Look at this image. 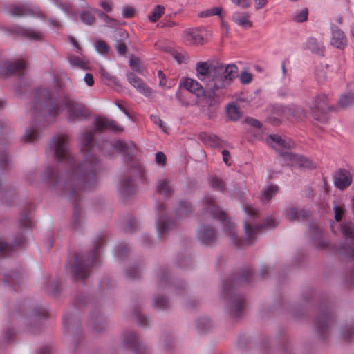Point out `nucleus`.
Listing matches in <instances>:
<instances>
[{
	"label": "nucleus",
	"mask_w": 354,
	"mask_h": 354,
	"mask_svg": "<svg viewBox=\"0 0 354 354\" xmlns=\"http://www.w3.org/2000/svg\"><path fill=\"white\" fill-rule=\"evenodd\" d=\"M101 75L102 80L106 84H111V83H115V78L112 77L108 72L105 71L104 70H102L101 71Z\"/></svg>",
	"instance_id": "79ce46f5"
},
{
	"label": "nucleus",
	"mask_w": 354,
	"mask_h": 354,
	"mask_svg": "<svg viewBox=\"0 0 354 354\" xmlns=\"http://www.w3.org/2000/svg\"><path fill=\"white\" fill-rule=\"evenodd\" d=\"M188 211H190V206L187 203L180 205V207L178 209L177 214L179 216L187 215Z\"/></svg>",
	"instance_id": "a18cd8bd"
},
{
	"label": "nucleus",
	"mask_w": 354,
	"mask_h": 354,
	"mask_svg": "<svg viewBox=\"0 0 354 354\" xmlns=\"http://www.w3.org/2000/svg\"><path fill=\"white\" fill-rule=\"evenodd\" d=\"M296 114L299 115V116H303V117H306V114L304 112V109H301V108H299V107L297 109Z\"/></svg>",
	"instance_id": "e2e57ef3"
},
{
	"label": "nucleus",
	"mask_w": 354,
	"mask_h": 354,
	"mask_svg": "<svg viewBox=\"0 0 354 354\" xmlns=\"http://www.w3.org/2000/svg\"><path fill=\"white\" fill-rule=\"evenodd\" d=\"M222 156H223V162L225 164L229 165L228 161H229L230 158V155L229 151H227V150H223L222 151Z\"/></svg>",
	"instance_id": "13d9d810"
},
{
	"label": "nucleus",
	"mask_w": 354,
	"mask_h": 354,
	"mask_svg": "<svg viewBox=\"0 0 354 354\" xmlns=\"http://www.w3.org/2000/svg\"><path fill=\"white\" fill-rule=\"evenodd\" d=\"M327 103L328 97L324 94L318 95L310 102H308L307 105L310 109L313 117L315 119H318L317 115L315 114V112L318 111L321 113H324L325 109L327 108Z\"/></svg>",
	"instance_id": "9d476101"
},
{
	"label": "nucleus",
	"mask_w": 354,
	"mask_h": 354,
	"mask_svg": "<svg viewBox=\"0 0 354 354\" xmlns=\"http://www.w3.org/2000/svg\"><path fill=\"white\" fill-rule=\"evenodd\" d=\"M278 191V187L274 185L266 186L262 191V199L269 201Z\"/></svg>",
	"instance_id": "bb28decb"
},
{
	"label": "nucleus",
	"mask_w": 354,
	"mask_h": 354,
	"mask_svg": "<svg viewBox=\"0 0 354 354\" xmlns=\"http://www.w3.org/2000/svg\"><path fill=\"white\" fill-rule=\"evenodd\" d=\"M232 19L237 26L244 29H248L253 26L251 15L248 12L236 11L233 12Z\"/></svg>",
	"instance_id": "f8f14e48"
},
{
	"label": "nucleus",
	"mask_w": 354,
	"mask_h": 354,
	"mask_svg": "<svg viewBox=\"0 0 354 354\" xmlns=\"http://www.w3.org/2000/svg\"><path fill=\"white\" fill-rule=\"evenodd\" d=\"M94 255L92 254L87 259H82L79 261L77 259L75 261V265L73 268V272L75 275L77 277L84 279L86 277V270L89 267H91L93 264Z\"/></svg>",
	"instance_id": "9b49d317"
},
{
	"label": "nucleus",
	"mask_w": 354,
	"mask_h": 354,
	"mask_svg": "<svg viewBox=\"0 0 354 354\" xmlns=\"http://www.w3.org/2000/svg\"><path fill=\"white\" fill-rule=\"evenodd\" d=\"M25 67L23 61H15L14 62H5L0 63V75H10L22 70Z\"/></svg>",
	"instance_id": "4468645a"
},
{
	"label": "nucleus",
	"mask_w": 354,
	"mask_h": 354,
	"mask_svg": "<svg viewBox=\"0 0 354 354\" xmlns=\"http://www.w3.org/2000/svg\"><path fill=\"white\" fill-rule=\"evenodd\" d=\"M308 18V9L304 8L295 12L293 19L297 22H304L307 20Z\"/></svg>",
	"instance_id": "f704fd0d"
},
{
	"label": "nucleus",
	"mask_w": 354,
	"mask_h": 354,
	"mask_svg": "<svg viewBox=\"0 0 354 354\" xmlns=\"http://www.w3.org/2000/svg\"><path fill=\"white\" fill-rule=\"evenodd\" d=\"M237 72L234 64H225L216 60L196 63V75L205 84L209 106L216 104L218 95L231 84Z\"/></svg>",
	"instance_id": "f257e3e1"
},
{
	"label": "nucleus",
	"mask_w": 354,
	"mask_h": 354,
	"mask_svg": "<svg viewBox=\"0 0 354 354\" xmlns=\"http://www.w3.org/2000/svg\"><path fill=\"white\" fill-rule=\"evenodd\" d=\"M234 4L242 8H247L250 6V0H230Z\"/></svg>",
	"instance_id": "8fccbe9b"
},
{
	"label": "nucleus",
	"mask_w": 354,
	"mask_h": 354,
	"mask_svg": "<svg viewBox=\"0 0 354 354\" xmlns=\"http://www.w3.org/2000/svg\"><path fill=\"white\" fill-rule=\"evenodd\" d=\"M333 210L335 212V218L337 221H339L342 219L343 215V209L341 207L335 204L333 206Z\"/></svg>",
	"instance_id": "49530a36"
},
{
	"label": "nucleus",
	"mask_w": 354,
	"mask_h": 354,
	"mask_svg": "<svg viewBox=\"0 0 354 354\" xmlns=\"http://www.w3.org/2000/svg\"><path fill=\"white\" fill-rule=\"evenodd\" d=\"M204 205L206 212H209L212 216L219 218L222 222L225 230H227V234L230 236L232 240H234L235 232L234 230V224L228 219H227L225 213L221 210L214 203L213 199L207 197L204 199Z\"/></svg>",
	"instance_id": "20e7f679"
},
{
	"label": "nucleus",
	"mask_w": 354,
	"mask_h": 354,
	"mask_svg": "<svg viewBox=\"0 0 354 354\" xmlns=\"http://www.w3.org/2000/svg\"><path fill=\"white\" fill-rule=\"evenodd\" d=\"M284 216L286 219L290 221H298L304 217L302 209L297 207H289L284 212Z\"/></svg>",
	"instance_id": "aec40b11"
},
{
	"label": "nucleus",
	"mask_w": 354,
	"mask_h": 354,
	"mask_svg": "<svg viewBox=\"0 0 354 354\" xmlns=\"http://www.w3.org/2000/svg\"><path fill=\"white\" fill-rule=\"evenodd\" d=\"M129 339L128 340V343H131L134 339H136V335L134 333H129Z\"/></svg>",
	"instance_id": "69168bd1"
},
{
	"label": "nucleus",
	"mask_w": 354,
	"mask_h": 354,
	"mask_svg": "<svg viewBox=\"0 0 354 354\" xmlns=\"http://www.w3.org/2000/svg\"><path fill=\"white\" fill-rule=\"evenodd\" d=\"M342 232L344 236L351 239L354 238V228L351 224H342Z\"/></svg>",
	"instance_id": "e433bc0d"
},
{
	"label": "nucleus",
	"mask_w": 354,
	"mask_h": 354,
	"mask_svg": "<svg viewBox=\"0 0 354 354\" xmlns=\"http://www.w3.org/2000/svg\"><path fill=\"white\" fill-rule=\"evenodd\" d=\"M150 118L151 120V121L156 125H158L160 129L165 133H167V126L165 125V124L163 122V121L160 118L159 116L156 115H151L150 116Z\"/></svg>",
	"instance_id": "58836bf2"
},
{
	"label": "nucleus",
	"mask_w": 354,
	"mask_h": 354,
	"mask_svg": "<svg viewBox=\"0 0 354 354\" xmlns=\"http://www.w3.org/2000/svg\"><path fill=\"white\" fill-rule=\"evenodd\" d=\"M128 82L138 91L147 97L151 95L152 91L151 88L147 86L139 77L135 76L131 73L127 74Z\"/></svg>",
	"instance_id": "2eb2a0df"
},
{
	"label": "nucleus",
	"mask_w": 354,
	"mask_h": 354,
	"mask_svg": "<svg viewBox=\"0 0 354 354\" xmlns=\"http://www.w3.org/2000/svg\"><path fill=\"white\" fill-rule=\"evenodd\" d=\"M186 90L198 96L203 93V88L196 80L187 78L183 83Z\"/></svg>",
	"instance_id": "6ab92c4d"
},
{
	"label": "nucleus",
	"mask_w": 354,
	"mask_h": 354,
	"mask_svg": "<svg viewBox=\"0 0 354 354\" xmlns=\"http://www.w3.org/2000/svg\"><path fill=\"white\" fill-rule=\"evenodd\" d=\"M197 236L201 242L208 244L214 241L215 234L210 226L201 225L197 232Z\"/></svg>",
	"instance_id": "f3484780"
},
{
	"label": "nucleus",
	"mask_w": 354,
	"mask_h": 354,
	"mask_svg": "<svg viewBox=\"0 0 354 354\" xmlns=\"http://www.w3.org/2000/svg\"><path fill=\"white\" fill-rule=\"evenodd\" d=\"M330 44L338 49H344L346 46L347 39L342 30L337 28L331 29Z\"/></svg>",
	"instance_id": "dca6fc26"
},
{
	"label": "nucleus",
	"mask_w": 354,
	"mask_h": 354,
	"mask_svg": "<svg viewBox=\"0 0 354 354\" xmlns=\"http://www.w3.org/2000/svg\"><path fill=\"white\" fill-rule=\"evenodd\" d=\"M93 138V133L91 131H89V132H87V133L83 134L80 137V140L83 145H86L88 143L92 142Z\"/></svg>",
	"instance_id": "c03bdc74"
},
{
	"label": "nucleus",
	"mask_w": 354,
	"mask_h": 354,
	"mask_svg": "<svg viewBox=\"0 0 354 354\" xmlns=\"http://www.w3.org/2000/svg\"><path fill=\"white\" fill-rule=\"evenodd\" d=\"M22 33L24 36L32 40H40L43 37L41 32L29 28L24 29Z\"/></svg>",
	"instance_id": "2f4dec72"
},
{
	"label": "nucleus",
	"mask_w": 354,
	"mask_h": 354,
	"mask_svg": "<svg viewBox=\"0 0 354 354\" xmlns=\"http://www.w3.org/2000/svg\"><path fill=\"white\" fill-rule=\"evenodd\" d=\"M268 142L274 148H277L278 147L284 148L290 147V144L286 143V141L278 135H270L268 139Z\"/></svg>",
	"instance_id": "b1692460"
},
{
	"label": "nucleus",
	"mask_w": 354,
	"mask_h": 354,
	"mask_svg": "<svg viewBox=\"0 0 354 354\" xmlns=\"http://www.w3.org/2000/svg\"><path fill=\"white\" fill-rule=\"evenodd\" d=\"M157 191L162 194L167 195L171 192L172 188L170 185L169 181L167 178H162L158 181Z\"/></svg>",
	"instance_id": "393cba45"
},
{
	"label": "nucleus",
	"mask_w": 354,
	"mask_h": 354,
	"mask_svg": "<svg viewBox=\"0 0 354 354\" xmlns=\"http://www.w3.org/2000/svg\"><path fill=\"white\" fill-rule=\"evenodd\" d=\"M165 161V156L162 153L158 152L156 154V162L158 164L162 165V164H164Z\"/></svg>",
	"instance_id": "6e6d98bb"
},
{
	"label": "nucleus",
	"mask_w": 354,
	"mask_h": 354,
	"mask_svg": "<svg viewBox=\"0 0 354 354\" xmlns=\"http://www.w3.org/2000/svg\"><path fill=\"white\" fill-rule=\"evenodd\" d=\"M210 183L212 187H214L215 188H218L220 190H222V189L223 187L222 180L216 177H213L211 178Z\"/></svg>",
	"instance_id": "09e8293b"
},
{
	"label": "nucleus",
	"mask_w": 354,
	"mask_h": 354,
	"mask_svg": "<svg viewBox=\"0 0 354 354\" xmlns=\"http://www.w3.org/2000/svg\"><path fill=\"white\" fill-rule=\"evenodd\" d=\"M39 136L38 131L35 127H30L26 129L22 139L26 142H32L37 139Z\"/></svg>",
	"instance_id": "cd10ccee"
},
{
	"label": "nucleus",
	"mask_w": 354,
	"mask_h": 354,
	"mask_svg": "<svg viewBox=\"0 0 354 354\" xmlns=\"http://www.w3.org/2000/svg\"><path fill=\"white\" fill-rule=\"evenodd\" d=\"M10 12L15 16H32L39 19H45L46 16L39 8L15 6L10 8Z\"/></svg>",
	"instance_id": "6e6552de"
},
{
	"label": "nucleus",
	"mask_w": 354,
	"mask_h": 354,
	"mask_svg": "<svg viewBox=\"0 0 354 354\" xmlns=\"http://www.w3.org/2000/svg\"><path fill=\"white\" fill-rule=\"evenodd\" d=\"M222 8L219 6L212 7L209 9L201 11L198 13L200 17H207L215 15H221L222 12Z\"/></svg>",
	"instance_id": "c85d7f7f"
},
{
	"label": "nucleus",
	"mask_w": 354,
	"mask_h": 354,
	"mask_svg": "<svg viewBox=\"0 0 354 354\" xmlns=\"http://www.w3.org/2000/svg\"><path fill=\"white\" fill-rule=\"evenodd\" d=\"M158 75L160 78V84L161 85V86H165L166 83H165V81L164 79L165 75H164L163 72L161 71H159L158 72Z\"/></svg>",
	"instance_id": "052dcab7"
},
{
	"label": "nucleus",
	"mask_w": 354,
	"mask_h": 354,
	"mask_svg": "<svg viewBox=\"0 0 354 354\" xmlns=\"http://www.w3.org/2000/svg\"><path fill=\"white\" fill-rule=\"evenodd\" d=\"M70 64L81 69H86L88 68V61L83 57H77L74 55H70L68 57Z\"/></svg>",
	"instance_id": "4be33fe9"
},
{
	"label": "nucleus",
	"mask_w": 354,
	"mask_h": 354,
	"mask_svg": "<svg viewBox=\"0 0 354 354\" xmlns=\"http://www.w3.org/2000/svg\"><path fill=\"white\" fill-rule=\"evenodd\" d=\"M36 111L41 109L43 114L55 118L63 110L67 111L71 120H80L88 115V111L84 107L69 97H64L59 103L51 100L47 90H41L39 97L35 101Z\"/></svg>",
	"instance_id": "7ed1b4c3"
},
{
	"label": "nucleus",
	"mask_w": 354,
	"mask_h": 354,
	"mask_svg": "<svg viewBox=\"0 0 354 354\" xmlns=\"http://www.w3.org/2000/svg\"><path fill=\"white\" fill-rule=\"evenodd\" d=\"M101 17H102L106 21H108V20H110V21H113L112 19H111L106 15L105 14H103L102 13L101 14Z\"/></svg>",
	"instance_id": "774afa93"
},
{
	"label": "nucleus",
	"mask_w": 354,
	"mask_h": 354,
	"mask_svg": "<svg viewBox=\"0 0 354 354\" xmlns=\"http://www.w3.org/2000/svg\"><path fill=\"white\" fill-rule=\"evenodd\" d=\"M281 161L287 165L311 169L315 168V164L310 160L294 154L289 151H284L280 153Z\"/></svg>",
	"instance_id": "423d86ee"
},
{
	"label": "nucleus",
	"mask_w": 354,
	"mask_h": 354,
	"mask_svg": "<svg viewBox=\"0 0 354 354\" xmlns=\"http://www.w3.org/2000/svg\"><path fill=\"white\" fill-rule=\"evenodd\" d=\"M246 122L252 127L255 128H259L261 127V123L259 120L254 118H247L245 120Z\"/></svg>",
	"instance_id": "864d4df0"
},
{
	"label": "nucleus",
	"mask_w": 354,
	"mask_h": 354,
	"mask_svg": "<svg viewBox=\"0 0 354 354\" xmlns=\"http://www.w3.org/2000/svg\"><path fill=\"white\" fill-rule=\"evenodd\" d=\"M353 180L351 173L345 169L339 170L334 176V185L336 187L344 189L348 187Z\"/></svg>",
	"instance_id": "ddd939ff"
},
{
	"label": "nucleus",
	"mask_w": 354,
	"mask_h": 354,
	"mask_svg": "<svg viewBox=\"0 0 354 354\" xmlns=\"http://www.w3.org/2000/svg\"><path fill=\"white\" fill-rule=\"evenodd\" d=\"M8 248V244L2 239H0V253L6 252Z\"/></svg>",
	"instance_id": "bf43d9fd"
},
{
	"label": "nucleus",
	"mask_w": 354,
	"mask_h": 354,
	"mask_svg": "<svg viewBox=\"0 0 354 354\" xmlns=\"http://www.w3.org/2000/svg\"><path fill=\"white\" fill-rule=\"evenodd\" d=\"M221 27L223 33L225 35H227L228 33V28H227V24L224 22L223 20H221Z\"/></svg>",
	"instance_id": "680f3d73"
},
{
	"label": "nucleus",
	"mask_w": 354,
	"mask_h": 354,
	"mask_svg": "<svg viewBox=\"0 0 354 354\" xmlns=\"http://www.w3.org/2000/svg\"><path fill=\"white\" fill-rule=\"evenodd\" d=\"M354 103V93L348 92L341 95L339 100V106L346 109Z\"/></svg>",
	"instance_id": "412c9836"
},
{
	"label": "nucleus",
	"mask_w": 354,
	"mask_h": 354,
	"mask_svg": "<svg viewBox=\"0 0 354 354\" xmlns=\"http://www.w3.org/2000/svg\"><path fill=\"white\" fill-rule=\"evenodd\" d=\"M227 114L232 120H236L240 118V111L239 108L234 104H230L227 107Z\"/></svg>",
	"instance_id": "7c9ffc66"
},
{
	"label": "nucleus",
	"mask_w": 354,
	"mask_h": 354,
	"mask_svg": "<svg viewBox=\"0 0 354 354\" xmlns=\"http://www.w3.org/2000/svg\"><path fill=\"white\" fill-rule=\"evenodd\" d=\"M131 186V181L130 180H128L124 181L121 183L120 189L122 192H127L130 189Z\"/></svg>",
	"instance_id": "5fc2aeb1"
},
{
	"label": "nucleus",
	"mask_w": 354,
	"mask_h": 354,
	"mask_svg": "<svg viewBox=\"0 0 354 354\" xmlns=\"http://www.w3.org/2000/svg\"><path fill=\"white\" fill-rule=\"evenodd\" d=\"M243 306V301L242 298L234 299L231 301L230 307L232 312L234 316L238 315V313L241 310Z\"/></svg>",
	"instance_id": "473e14b6"
},
{
	"label": "nucleus",
	"mask_w": 354,
	"mask_h": 354,
	"mask_svg": "<svg viewBox=\"0 0 354 354\" xmlns=\"http://www.w3.org/2000/svg\"><path fill=\"white\" fill-rule=\"evenodd\" d=\"M133 15H134V8H133L129 6L123 7V8L122 10V15L123 17L131 18L133 16Z\"/></svg>",
	"instance_id": "37998d69"
},
{
	"label": "nucleus",
	"mask_w": 354,
	"mask_h": 354,
	"mask_svg": "<svg viewBox=\"0 0 354 354\" xmlns=\"http://www.w3.org/2000/svg\"><path fill=\"white\" fill-rule=\"evenodd\" d=\"M84 80L85 83L89 86H92L94 84L93 76L90 73H86L84 76Z\"/></svg>",
	"instance_id": "4d7b16f0"
},
{
	"label": "nucleus",
	"mask_w": 354,
	"mask_h": 354,
	"mask_svg": "<svg viewBox=\"0 0 354 354\" xmlns=\"http://www.w3.org/2000/svg\"><path fill=\"white\" fill-rule=\"evenodd\" d=\"M80 19L83 24H85L86 25L92 24L95 21L93 9L89 8L88 10L82 12V13L80 14Z\"/></svg>",
	"instance_id": "a878e982"
},
{
	"label": "nucleus",
	"mask_w": 354,
	"mask_h": 354,
	"mask_svg": "<svg viewBox=\"0 0 354 354\" xmlns=\"http://www.w3.org/2000/svg\"><path fill=\"white\" fill-rule=\"evenodd\" d=\"M154 305L159 308H163L167 306V301L163 297H157L153 300Z\"/></svg>",
	"instance_id": "de8ad7c7"
},
{
	"label": "nucleus",
	"mask_w": 354,
	"mask_h": 354,
	"mask_svg": "<svg viewBox=\"0 0 354 354\" xmlns=\"http://www.w3.org/2000/svg\"><path fill=\"white\" fill-rule=\"evenodd\" d=\"M206 31L204 29L196 28H189L184 31L183 39L189 44H203Z\"/></svg>",
	"instance_id": "0eeeda50"
},
{
	"label": "nucleus",
	"mask_w": 354,
	"mask_h": 354,
	"mask_svg": "<svg viewBox=\"0 0 354 354\" xmlns=\"http://www.w3.org/2000/svg\"><path fill=\"white\" fill-rule=\"evenodd\" d=\"M118 53L124 55L126 53L127 47L125 44L121 41H117L115 46Z\"/></svg>",
	"instance_id": "3c124183"
},
{
	"label": "nucleus",
	"mask_w": 354,
	"mask_h": 354,
	"mask_svg": "<svg viewBox=\"0 0 354 354\" xmlns=\"http://www.w3.org/2000/svg\"><path fill=\"white\" fill-rule=\"evenodd\" d=\"M268 3V0H254V8L260 10L263 8Z\"/></svg>",
	"instance_id": "603ef678"
},
{
	"label": "nucleus",
	"mask_w": 354,
	"mask_h": 354,
	"mask_svg": "<svg viewBox=\"0 0 354 354\" xmlns=\"http://www.w3.org/2000/svg\"><path fill=\"white\" fill-rule=\"evenodd\" d=\"M244 209L248 218L245 221L243 241L246 245H250L254 242V236L258 230V227L252 223V220L257 215V210L249 204L244 206Z\"/></svg>",
	"instance_id": "39448f33"
},
{
	"label": "nucleus",
	"mask_w": 354,
	"mask_h": 354,
	"mask_svg": "<svg viewBox=\"0 0 354 354\" xmlns=\"http://www.w3.org/2000/svg\"><path fill=\"white\" fill-rule=\"evenodd\" d=\"M165 12V7L160 5H157L151 13L149 15L150 21H156Z\"/></svg>",
	"instance_id": "c756f323"
},
{
	"label": "nucleus",
	"mask_w": 354,
	"mask_h": 354,
	"mask_svg": "<svg viewBox=\"0 0 354 354\" xmlns=\"http://www.w3.org/2000/svg\"><path fill=\"white\" fill-rule=\"evenodd\" d=\"M99 6L102 10L106 13H111L114 9V3L113 0H100Z\"/></svg>",
	"instance_id": "72a5a7b5"
},
{
	"label": "nucleus",
	"mask_w": 354,
	"mask_h": 354,
	"mask_svg": "<svg viewBox=\"0 0 354 354\" xmlns=\"http://www.w3.org/2000/svg\"><path fill=\"white\" fill-rule=\"evenodd\" d=\"M95 47L96 50L101 54H106L108 53V46L103 41L99 40L96 41Z\"/></svg>",
	"instance_id": "a19ab883"
},
{
	"label": "nucleus",
	"mask_w": 354,
	"mask_h": 354,
	"mask_svg": "<svg viewBox=\"0 0 354 354\" xmlns=\"http://www.w3.org/2000/svg\"><path fill=\"white\" fill-rule=\"evenodd\" d=\"M95 127L97 129H109L115 131H120L122 130V128L119 127L115 122L109 120L106 118H97L95 120Z\"/></svg>",
	"instance_id": "a211bd4d"
},
{
	"label": "nucleus",
	"mask_w": 354,
	"mask_h": 354,
	"mask_svg": "<svg viewBox=\"0 0 354 354\" xmlns=\"http://www.w3.org/2000/svg\"><path fill=\"white\" fill-rule=\"evenodd\" d=\"M278 221L272 216H269L266 220L261 224V227L263 230H268L277 225Z\"/></svg>",
	"instance_id": "4c0bfd02"
},
{
	"label": "nucleus",
	"mask_w": 354,
	"mask_h": 354,
	"mask_svg": "<svg viewBox=\"0 0 354 354\" xmlns=\"http://www.w3.org/2000/svg\"><path fill=\"white\" fill-rule=\"evenodd\" d=\"M66 142L67 136L64 134L54 139L55 158L70 165V170L66 173L67 184H75L80 188L89 187L94 181L93 165L85 162L78 167H74Z\"/></svg>",
	"instance_id": "f03ea898"
},
{
	"label": "nucleus",
	"mask_w": 354,
	"mask_h": 354,
	"mask_svg": "<svg viewBox=\"0 0 354 354\" xmlns=\"http://www.w3.org/2000/svg\"><path fill=\"white\" fill-rule=\"evenodd\" d=\"M71 42L73 44V45L77 48V51H79L80 50V47L78 46V44L77 43V41L74 39H71Z\"/></svg>",
	"instance_id": "338daca9"
},
{
	"label": "nucleus",
	"mask_w": 354,
	"mask_h": 354,
	"mask_svg": "<svg viewBox=\"0 0 354 354\" xmlns=\"http://www.w3.org/2000/svg\"><path fill=\"white\" fill-rule=\"evenodd\" d=\"M158 218L156 221V229L160 236L164 235L171 227V225L167 219V217L163 214L165 207L162 205L156 206Z\"/></svg>",
	"instance_id": "1a4fd4ad"
},
{
	"label": "nucleus",
	"mask_w": 354,
	"mask_h": 354,
	"mask_svg": "<svg viewBox=\"0 0 354 354\" xmlns=\"http://www.w3.org/2000/svg\"><path fill=\"white\" fill-rule=\"evenodd\" d=\"M306 46L316 54H322L324 49V46L315 38H309L306 41Z\"/></svg>",
	"instance_id": "5701e85b"
},
{
	"label": "nucleus",
	"mask_w": 354,
	"mask_h": 354,
	"mask_svg": "<svg viewBox=\"0 0 354 354\" xmlns=\"http://www.w3.org/2000/svg\"><path fill=\"white\" fill-rule=\"evenodd\" d=\"M129 64L130 67L135 71L139 73H142V68L140 65L139 60L137 58L131 57L129 61Z\"/></svg>",
	"instance_id": "ea45409f"
},
{
	"label": "nucleus",
	"mask_w": 354,
	"mask_h": 354,
	"mask_svg": "<svg viewBox=\"0 0 354 354\" xmlns=\"http://www.w3.org/2000/svg\"><path fill=\"white\" fill-rule=\"evenodd\" d=\"M48 21H49L50 24L53 26H59V22L56 19H49Z\"/></svg>",
	"instance_id": "0e129e2a"
},
{
	"label": "nucleus",
	"mask_w": 354,
	"mask_h": 354,
	"mask_svg": "<svg viewBox=\"0 0 354 354\" xmlns=\"http://www.w3.org/2000/svg\"><path fill=\"white\" fill-rule=\"evenodd\" d=\"M253 75L248 70H243L239 74V80L241 84H248L252 80Z\"/></svg>",
	"instance_id": "c9c22d12"
}]
</instances>
